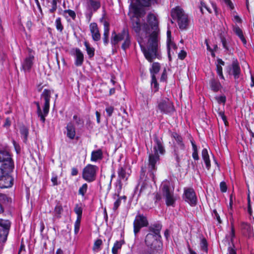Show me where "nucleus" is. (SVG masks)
Segmentation results:
<instances>
[{
    "label": "nucleus",
    "mask_w": 254,
    "mask_h": 254,
    "mask_svg": "<svg viewBox=\"0 0 254 254\" xmlns=\"http://www.w3.org/2000/svg\"><path fill=\"white\" fill-rule=\"evenodd\" d=\"M147 22L152 32L150 34L148 40V46L145 47L143 44V39L140 38L138 42L145 59L150 63L153 62L155 59H160L161 55L159 50V29L158 21L156 16L150 13L147 16Z\"/></svg>",
    "instance_id": "f257e3e1"
},
{
    "label": "nucleus",
    "mask_w": 254,
    "mask_h": 254,
    "mask_svg": "<svg viewBox=\"0 0 254 254\" xmlns=\"http://www.w3.org/2000/svg\"><path fill=\"white\" fill-rule=\"evenodd\" d=\"M162 228V224L158 222L151 224L148 226L147 229L148 233L147 234L144 239L146 247L162 245L160 234Z\"/></svg>",
    "instance_id": "f03ea898"
},
{
    "label": "nucleus",
    "mask_w": 254,
    "mask_h": 254,
    "mask_svg": "<svg viewBox=\"0 0 254 254\" xmlns=\"http://www.w3.org/2000/svg\"><path fill=\"white\" fill-rule=\"evenodd\" d=\"M169 134L171 138H174L176 141V144H174L173 145V151L172 154L176 161L175 166L179 168L181 167V160L183 157L181 151H185V144L183 137L176 131H169Z\"/></svg>",
    "instance_id": "7ed1b4c3"
},
{
    "label": "nucleus",
    "mask_w": 254,
    "mask_h": 254,
    "mask_svg": "<svg viewBox=\"0 0 254 254\" xmlns=\"http://www.w3.org/2000/svg\"><path fill=\"white\" fill-rule=\"evenodd\" d=\"M161 189L166 205L167 206H174L176 198L174 195V188L171 187L170 181L167 180L164 181L162 184Z\"/></svg>",
    "instance_id": "20e7f679"
},
{
    "label": "nucleus",
    "mask_w": 254,
    "mask_h": 254,
    "mask_svg": "<svg viewBox=\"0 0 254 254\" xmlns=\"http://www.w3.org/2000/svg\"><path fill=\"white\" fill-rule=\"evenodd\" d=\"M98 171V167L97 166L88 164L82 170V177L86 182L92 183L96 180Z\"/></svg>",
    "instance_id": "39448f33"
},
{
    "label": "nucleus",
    "mask_w": 254,
    "mask_h": 254,
    "mask_svg": "<svg viewBox=\"0 0 254 254\" xmlns=\"http://www.w3.org/2000/svg\"><path fill=\"white\" fill-rule=\"evenodd\" d=\"M133 232L136 236L143 227H148L149 222L147 216L138 211L133 221Z\"/></svg>",
    "instance_id": "423d86ee"
},
{
    "label": "nucleus",
    "mask_w": 254,
    "mask_h": 254,
    "mask_svg": "<svg viewBox=\"0 0 254 254\" xmlns=\"http://www.w3.org/2000/svg\"><path fill=\"white\" fill-rule=\"evenodd\" d=\"M157 108L162 114H173L175 111V107L173 103L168 98H165L158 102Z\"/></svg>",
    "instance_id": "0eeeda50"
},
{
    "label": "nucleus",
    "mask_w": 254,
    "mask_h": 254,
    "mask_svg": "<svg viewBox=\"0 0 254 254\" xmlns=\"http://www.w3.org/2000/svg\"><path fill=\"white\" fill-rule=\"evenodd\" d=\"M0 165L8 168H14L12 155L9 151L5 149H0Z\"/></svg>",
    "instance_id": "6e6552de"
},
{
    "label": "nucleus",
    "mask_w": 254,
    "mask_h": 254,
    "mask_svg": "<svg viewBox=\"0 0 254 254\" xmlns=\"http://www.w3.org/2000/svg\"><path fill=\"white\" fill-rule=\"evenodd\" d=\"M183 199L191 206H195L197 203V198L192 188H185L183 194Z\"/></svg>",
    "instance_id": "1a4fd4ad"
},
{
    "label": "nucleus",
    "mask_w": 254,
    "mask_h": 254,
    "mask_svg": "<svg viewBox=\"0 0 254 254\" xmlns=\"http://www.w3.org/2000/svg\"><path fill=\"white\" fill-rule=\"evenodd\" d=\"M14 168H10L7 170L0 178V188L1 189H8L12 187L14 184V178L11 175Z\"/></svg>",
    "instance_id": "9d476101"
},
{
    "label": "nucleus",
    "mask_w": 254,
    "mask_h": 254,
    "mask_svg": "<svg viewBox=\"0 0 254 254\" xmlns=\"http://www.w3.org/2000/svg\"><path fill=\"white\" fill-rule=\"evenodd\" d=\"M128 29L124 28L120 32L117 33L115 31L112 32L111 43L112 47H115L120 42L130 37Z\"/></svg>",
    "instance_id": "9b49d317"
},
{
    "label": "nucleus",
    "mask_w": 254,
    "mask_h": 254,
    "mask_svg": "<svg viewBox=\"0 0 254 254\" xmlns=\"http://www.w3.org/2000/svg\"><path fill=\"white\" fill-rule=\"evenodd\" d=\"M11 223L9 220L0 218V240L5 243L7 238Z\"/></svg>",
    "instance_id": "f8f14e48"
},
{
    "label": "nucleus",
    "mask_w": 254,
    "mask_h": 254,
    "mask_svg": "<svg viewBox=\"0 0 254 254\" xmlns=\"http://www.w3.org/2000/svg\"><path fill=\"white\" fill-rule=\"evenodd\" d=\"M160 160L159 154L150 153L148 156V169L150 175L152 179V181L155 183L154 172L157 170L156 164Z\"/></svg>",
    "instance_id": "ddd939ff"
},
{
    "label": "nucleus",
    "mask_w": 254,
    "mask_h": 254,
    "mask_svg": "<svg viewBox=\"0 0 254 254\" xmlns=\"http://www.w3.org/2000/svg\"><path fill=\"white\" fill-rule=\"evenodd\" d=\"M52 91L50 89H45L41 95V98L44 100L43 106L44 114L48 115L50 110V102Z\"/></svg>",
    "instance_id": "4468645a"
},
{
    "label": "nucleus",
    "mask_w": 254,
    "mask_h": 254,
    "mask_svg": "<svg viewBox=\"0 0 254 254\" xmlns=\"http://www.w3.org/2000/svg\"><path fill=\"white\" fill-rule=\"evenodd\" d=\"M154 144L153 146L154 154L163 155L166 150L161 138H159L156 135L154 136Z\"/></svg>",
    "instance_id": "2eb2a0df"
},
{
    "label": "nucleus",
    "mask_w": 254,
    "mask_h": 254,
    "mask_svg": "<svg viewBox=\"0 0 254 254\" xmlns=\"http://www.w3.org/2000/svg\"><path fill=\"white\" fill-rule=\"evenodd\" d=\"M227 72L229 75H233L235 79H237L239 78L241 73V68L237 60L234 61L231 65L228 67Z\"/></svg>",
    "instance_id": "dca6fc26"
},
{
    "label": "nucleus",
    "mask_w": 254,
    "mask_h": 254,
    "mask_svg": "<svg viewBox=\"0 0 254 254\" xmlns=\"http://www.w3.org/2000/svg\"><path fill=\"white\" fill-rule=\"evenodd\" d=\"M71 53L75 57V65L77 66H81L84 61V55L82 52L79 48H75L72 49Z\"/></svg>",
    "instance_id": "f3484780"
},
{
    "label": "nucleus",
    "mask_w": 254,
    "mask_h": 254,
    "mask_svg": "<svg viewBox=\"0 0 254 254\" xmlns=\"http://www.w3.org/2000/svg\"><path fill=\"white\" fill-rule=\"evenodd\" d=\"M34 56L31 54L23 61L22 64V67L25 72H30L33 65Z\"/></svg>",
    "instance_id": "a211bd4d"
},
{
    "label": "nucleus",
    "mask_w": 254,
    "mask_h": 254,
    "mask_svg": "<svg viewBox=\"0 0 254 254\" xmlns=\"http://www.w3.org/2000/svg\"><path fill=\"white\" fill-rule=\"evenodd\" d=\"M65 129L66 131L64 133L66 134V137L71 140L74 139L76 135V128L74 124L71 122L68 123Z\"/></svg>",
    "instance_id": "6ab92c4d"
},
{
    "label": "nucleus",
    "mask_w": 254,
    "mask_h": 254,
    "mask_svg": "<svg viewBox=\"0 0 254 254\" xmlns=\"http://www.w3.org/2000/svg\"><path fill=\"white\" fill-rule=\"evenodd\" d=\"M89 28L93 41L95 42L99 41L101 39V35L97 24L95 22L91 23L89 25Z\"/></svg>",
    "instance_id": "aec40b11"
},
{
    "label": "nucleus",
    "mask_w": 254,
    "mask_h": 254,
    "mask_svg": "<svg viewBox=\"0 0 254 254\" xmlns=\"http://www.w3.org/2000/svg\"><path fill=\"white\" fill-rule=\"evenodd\" d=\"M186 14L184 12V10L179 6H176L171 9V16L173 20H176L177 21L181 19L183 15Z\"/></svg>",
    "instance_id": "412c9836"
},
{
    "label": "nucleus",
    "mask_w": 254,
    "mask_h": 254,
    "mask_svg": "<svg viewBox=\"0 0 254 254\" xmlns=\"http://www.w3.org/2000/svg\"><path fill=\"white\" fill-rule=\"evenodd\" d=\"M99 0H86L87 8L94 12H96L101 7Z\"/></svg>",
    "instance_id": "4be33fe9"
},
{
    "label": "nucleus",
    "mask_w": 254,
    "mask_h": 254,
    "mask_svg": "<svg viewBox=\"0 0 254 254\" xmlns=\"http://www.w3.org/2000/svg\"><path fill=\"white\" fill-rule=\"evenodd\" d=\"M131 28L136 34H139L141 30L140 19L139 16H133L131 18Z\"/></svg>",
    "instance_id": "5701e85b"
},
{
    "label": "nucleus",
    "mask_w": 254,
    "mask_h": 254,
    "mask_svg": "<svg viewBox=\"0 0 254 254\" xmlns=\"http://www.w3.org/2000/svg\"><path fill=\"white\" fill-rule=\"evenodd\" d=\"M118 179L123 181H127L129 176V174L127 172V166L120 165L118 169Z\"/></svg>",
    "instance_id": "b1692460"
},
{
    "label": "nucleus",
    "mask_w": 254,
    "mask_h": 254,
    "mask_svg": "<svg viewBox=\"0 0 254 254\" xmlns=\"http://www.w3.org/2000/svg\"><path fill=\"white\" fill-rule=\"evenodd\" d=\"M103 25L104 33L103 41L104 44L107 46L109 43L110 24L107 21H104Z\"/></svg>",
    "instance_id": "393cba45"
},
{
    "label": "nucleus",
    "mask_w": 254,
    "mask_h": 254,
    "mask_svg": "<svg viewBox=\"0 0 254 254\" xmlns=\"http://www.w3.org/2000/svg\"><path fill=\"white\" fill-rule=\"evenodd\" d=\"M162 246L163 245L147 247V249L144 251L143 254H162Z\"/></svg>",
    "instance_id": "a878e982"
},
{
    "label": "nucleus",
    "mask_w": 254,
    "mask_h": 254,
    "mask_svg": "<svg viewBox=\"0 0 254 254\" xmlns=\"http://www.w3.org/2000/svg\"><path fill=\"white\" fill-rule=\"evenodd\" d=\"M64 212V209L62 203L60 201H58L53 211V220L60 219L62 217V214Z\"/></svg>",
    "instance_id": "bb28decb"
},
{
    "label": "nucleus",
    "mask_w": 254,
    "mask_h": 254,
    "mask_svg": "<svg viewBox=\"0 0 254 254\" xmlns=\"http://www.w3.org/2000/svg\"><path fill=\"white\" fill-rule=\"evenodd\" d=\"M177 23L181 30H183L186 29L188 27L189 23L188 15L187 14L185 15H183L181 19L180 18V19L177 21Z\"/></svg>",
    "instance_id": "cd10ccee"
},
{
    "label": "nucleus",
    "mask_w": 254,
    "mask_h": 254,
    "mask_svg": "<svg viewBox=\"0 0 254 254\" xmlns=\"http://www.w3.org/2000/svg\"><path fill=\"white\" fill-rule=\"evenodd\" d=\"M103 158V154L102 149H98L94 150L91 152V161L93 162H97L101 160Z\"/></svg>",
    "instance_id": "c85d7f7f"
},
{
    "label": "nucleus",
    "mask_w": 254,
    "mask_h": 254,
    "mask_svg": "<svg viewBox=\"0 0 254 254\" xmlns=\"http://www.w3.org/2000/svg\"><path fill=\"white\" fill-rule=\"evenodd\" d=\"M209 85L211 89L214 92H217L222 88V86L219 81L214 78H212L210 80Z\"/></svg>",
    "instance_id": "c756f323"
},
{
    "label": "nucleus",
    "mask_w": 254,
    "mask_h": 254,
    "mask_svg": "<svg viewBox=\"0 0 254 254\" xmlns=\"http://www.w3.org/2000/svg\"><path fill=\"white\" fill-rule=\"evenodd\" d=\"M201 155L202 158L205 163L206 168L207 170H209L211 167V163L209 159V156L206 148H204L202 149L201 152Z\"/></svg>",
    "instance_id": "7c9ffc66"
},
{
    "label": "nucleus",
    "mask_w": 254,
    "mask_h": 254,
    "mask_svg": "<svg viewBox=\"0 0 254 254\" xmlns=\"http://www.w3.org/2000/svg\"><path fill=\"white\" fill-rule=\"evenodd\" d=\"M33 104H34L36 105V107H37L36 113H37L38 117L39 118V119H40V121L42 123H45V121H46L45 118L48 115H45L44 114V110H43V111H42L40 105V103L39 102L34 101L33 102Z\"/></svg>",
    "instance_id": "2f4dec72"
},
{
    "label": "nucleus",
    "mask_w": 254,
    "mask_h": 254,
    "mask_svg": "<svg viewBox=\"0 0 254 254\" xmlns=\"http://www.w3.org/2000/svg\"><path fill=\"white\" fill-rule=\"evenodd\" d=\"M122 180L117 179L116 182L115 183V191L116 192L113 194V197L115 199L116 196H119L120 193L121 192L122 187H123V183L122 182Z\"/></svg>",
    "instance_id": "473e14b6"
},
{
    "label": "nucleus",
    "mask_w": 254,
    "mask_h": 254,
    "mask_svg": "<svg viewBox=\"0 0 254 254\" xmlns=\"http://www.w3.org/2000/svg\"><path fill=\"white\" fill-rule=\"evenodd\" d=\"M84 46L86 48L87 54L89 59L92 58L95 55V49L94 48L91 47L89 43L85 41L84 42Z\"/></svg>",
    "instance_id": "72a5a7b5"
},
{
    "label": "nucleus",
    "mask_w": 254,
    "mask_h": 254,
    "mask_svg": "<svg viewBox=\"0 0 254 254\" xmlns=\"http://www.w3.org/2000/svg\"><path fill=\"white\" fill-rule=\"evenodd\" d=\"M74 211L77 215L76 219L81 220L83 212L82 204L81 203H77L75 205Z\"/></svg>",
    "instance_id": "f704fd0d"
},
{
    "label": "nucleus",
    "mask_w": 254,
    "mask_h": 254,
    "mask_svg": "<svg viewBox=\"0 0 254 254\" xmlns=\"http://www.w3.org/2000/svg\"><path fill=\"white\" fill-rule=\"evenodd\" d=\"M125 244L124 240L117 241L112 249L113 254H118V250L121 249L123 245Z\"/></svg>",
    "instance_id": "c9c22d12"
},
{
    "label": "nucleus",
    "mask_w": 254,
    "mask_h": 254,
    "mask_svg": "<svg viewBox=\"0 0 254 254\" xmlns=\"http://www.w3.org/2000/svg\"><path fill=\"white\" fill-rule=\"evenodd\" d=\"M160 68L161 66L159 63H153L152 64L151 67L150 68V72L151 73V75H156V74L159 72Z\"/></svg>",
    "instance_id": "e433bc0d"
},
{
    "label": "nucleus",
    "mask_w": 254,
    "mask_h": 254,
    "mask_svg": "<svg viewBox=\"0 0 254 254\" xmlns=\"http://www.w3.org/2000/svg\"><path fill=\"white\" fill-rule=\"evenodd\" d=\"M190 142H191V144L192 145V151H193L192 154V157L194 160H198L199 156H198V154L197 147L196 145L195 144V143L194 140L193 139V138L190 139Z\"/></svg>",
    "instance_id": "4c0bfd02"
},
{
    "label": "nucleus",
    "mask_w": 254,
    "mask_h": 254,
    "mask_svg": "<svg viewBox=\"0 0 254 254\" xmlns=\"http://www.w3.org/2000/svg\"><path fill=\"white\" fill-rule=\"evenodd\" d=\"M20 132L23 138V141L26 143L29 134V129L27 127L23 126L20 128Z\"/></svg>",
    "instance_id": "58836bf2"
},
{
    "label": "nucleus",
    "mask_w": 254,
    "mask_h": 254,
    "mask_svg": "<svg viewBox=\"0 0 254 254\" xmlns=\"http://www.w3.org/2000/svg\"><path fill=\"white\" fill-rule=\"evenodd\" d=\"M88 186L87 184H83L80 187H79L78 194L81 195L82 198H85V195L88 190Z\"/></svg>",
    "instance_id": "ea45409f"
},
{
    "label": "nucleus",
    "mask_w": 254,
    "mask_h": 254,
    "mask_svg": "<svg viewBox=\"0 0 254 254\" xmlns=\"http://www.w3.org/2000/svg\"><path fill=\"white\" fill-rule=\"evenodd\" d=\"M200 250L206 253H208V243L207 240L203 236L200 239Z\"/></svg>",
    "instance_id": "a19ab883"
},
{
    "label": "nucleus",
    "mask_w": 254,
    "mask_h": 254,
    "mask_svg": "<svg viewBox=\"0 0 254 254\" xmlns=\"http://www.w3.org/2000/svg\"><path fill=\"white\" fill-rule=\"evenodd\" d=\"M123 41L121 48L124 51H126V50L128 49L131 46V36L126 38L125 39L122 40Z\"/></svg>",
    "instance_id": "79ce46f5"
},
{
    "label": "nucleus",
    "mask_w": 254,
    "mask_h": 254,
    "mask_svg": "<svg viewBox=\"0 0 254 254\" xmlns=\"http://www.w3.org/2000/svg\"><path fill=\"white\" fill-rule=\"evenodd\" d=\"M151 85L154 90V92H156L159 90V85L157 81L156 75L151 76Z\"/></svg>",
    "instance_id": "37998d69"
},
{
    "label": "nucleus",
    "mask_w": 254,
    "mask_h": 254,
    "mask_svg": "<svg viewBox=\"0 0 254 254\" xmlns=\"http://www.w3.org/2000/svg\"><path fill=\"white\" fill-rule=\"evenodd\" d=\"M0 202L3 203L11 204L12 198L5 194L0 193Z\"/></svg>",
    "instance_id": "c03bdc74"
},
{
    "label": "nucleus",
    "mask_w": 254,
    "mask_h": 254,
    "mask_svg": "<svg viewBox=\"0 0 254 254\" xmlns=\"http://www.w3.org/2000/svg\"><path fill=\"white\" fill-rule=\"evenodd\" d=\"M158 0H138L139 4L144 7H149L151 3H157Z\"/></svg>",
    "instance_id": "a18cd8bd"
},
{
    "label": "nucleus",
    "mask_w": 254,
    "mask_h": 254,
    "mask_svg": "<svg viewBox=\"0 0 254 254\" xmlns=\"http://www.w3.org/2000/svg\"><path fill=\"white\" fill-rule=\"evenodd\" d=\"M103 242L101 239H97L96 240L93 247V250L95 252H98L101 250V246L102 245Z\"/></svg>",
    "instance_id": "49530a36"
},
{
    "label": "nucleus",
    "mask_w": 254,
    "mask_h": 254,
    "mask_svg": "<svg viewBox=\"0 0 254 254\" xmlns=\"http://www.w3.org/2000/svg\"><path fill=\"white\" fill-rule=\"evenodd\" d=\"M220 39L221 40V42L222 43L223 48L225 49V51L227 52L229 51V48L227 45V40L226 38L222 35V33L220 34L219 35Z\"/></svg>",
    "instance_id": "de8ad7c7"
},
{
    "label": "nucleus",
    "mask_w": 254,
    "mask_h": 254,
    "mask_svg": "<svg viewBox=\"0 0 254 254\" xmlns=\"http://www.w3.org/2000/svg\"><path fill=\"white\" fill-rule=\"evenodd\" d=\"M73 119L75 121V125L77 126H81L82 127L83 126L84 120L80 117L76 115H74L73 116Z\"/></svg>",
    "instance_id": "09e8293b"
},
{
    "label": "nucleus",
    "mask_w": 254,
    "mask_h": 254,
    "mask_svg": "<svg viewBox=\"0 0 254 254\" xmlns=\"http://www.w3.org/2000/svg\"><path fill=\"white\" fill-rule=\"evenodd\" d=\"M55 25L57 29L60 32H62L64 29V26L62 25L61 17H58L56 19L55 21Z\"/></svg>",
    "instance_id": "8fccbe9b"
},
{
    "label": "nucleus",
    "mask_w": 254,
    "mask_h": 254,
    "mask_svg": "<svg viewBox=\"0 0 254 254\" xmlns=\"http://www.w3.org/2000/svg\"><path fill=\"white\" fill-rule=\"evenodd\" d=\"M106 106H107L105 110L107 114V116L109 117H110L112 116L114 111V107L112 106H109V103L108 102H106L105 103Z\"/></svg>",
    "instance_id": "3c124183"
},
{
    "label": "nucleus",
    "mask_w": 254,
    "mask_h": 254,
    "mask_svg": "<svg viewBox=\"0 0 254 254\" xmlns=\"http://www.w3.org/2000/svg\"><path fill=\"white\" fill-rule=\"evenodd\" d=\"M65 13H67L72 20H74L76 18V13L75 12L71 9H66L64 11V15L65 18H67V16L65 15Z\"/></svg>",
    "instance_id": "603ef678"
},
{
    "label": "nucleus",
    "mask_w": 254,
    "mask_h": 254,
    "mask_svg": "<svg viewBox=\"0 0 254 254\" xmlns=\"http://www.w3.org/2000/svg\"><path fill=\"white\" fill-rule=\"evenodd\" d=\"M230 242L232 243V246L235 247L234 244V240L235 237V231L234 226L233 224H231V232H230Z\"/></svg>",
    "instance_id": "864d4df0"
},
{
    "label": "nucleus",
    "mask_w": 254,
    "mask_h": 254,
    "mask_svg": "<svg viewBox=\"0 0 254 254\" xmlns=\"http://www.w3.org/2000/svg\"><path fill=\"white\" fill-rule=\"evenodd\" d=\"M215 99L218 104L222 103L223 105H224L226 102V97L225 95L216 96Z\"/></svg>",
    "instance_id": "5fc2aeb1"
},
{
    "label": "nucleus",
    "mask_w": 254,
    "mask_h": 254,
    "mask_svg": "<svg viewBox=\"0 0 254 254\" xmlns=\"http://www.w3.org/2000/svg\"><path fill=\"white\" fill-rule=\"evenodd\" d=\"M59 0H52V8L49 9V12L51 13H54L57 9V2Z\"/></svg>",
    "instance_id": "6e6d98bb"
},
{
    "label": "nucleus",
    "mask_w": 254,
    "mask_h": 254,
    "mask_svg": "<svg viewBox=\"0 0 254 254\" xmlns=\"http://www.w3.org/2000/svg\"><path fill=\"white\" fill-rule=\"evenodd\" d=\"M212 215L214 219H216L217 220L219 224H221L222 223V221L216 209H214L213 210Z\"/></svg>",
    "instance_id": "4d7b16f0"
},
{
    "label": "nucleus",
    "mask_w": 254,
    "mask_h": 254,
    "mask_svg": "<svg viewBox=\"0 0 254 254\" xmlns=\"http://www.w3.org/2000/svg\"><path fill=\"white\" fill-rule=\"evenodd\" d=\"M217 112L219 116L221 118L225 125L226 126L228 124V123L227 120V117L225 115L224 111H220V109H219Z\"/></svg>",
    "instance_id": "13d9d810"
},
{
    "label": "nucleus",
    "mask_w": 254,
    "mask_h": 254,
    "mask_svg": "<svg viewBox=\"0 0 254 254\" xmlns=\"http://www.w3.org/2000/svg\"><path fill=\"white\" fill-rule=\"evenodd\" d=\"M81 220L76 219L74 223V234L77 235L79 231Z\"/></svg>",
    "instance_id": "bf43d9fd"
},
{
    "label": "nucleus",
    "mask_w": 254,
    "mask_h": 254,
    "mask_svg": "<svg viewBox=\"0 0 254 254\" xmlns=\"http://www.w3.org/2000/svg\"><path fill=\"white\" fill-rule=\"evenodd\" d=\"M167 73L166 68H164L163 71L162 73L161 77H160V81L161 82H167Z\"/></svg>",
    "instance_id": "052dcab7"
},
{
    "label": "nucleus",
    "mask_w": 254,
    "mask_h": 254,
    "mask_svg": "<svg viewBox=\"0 0 254 254\" xmlns=\"http://www.w3.org/2000/svg\"><path fill=\"white\" fill-rule=\"evenodd\" d=\"M161 194L159 192H156L154 194V200L155 204H158L161 200Z\"/></svg>",
    "instance_id": "680f3d73"
},
{
    "label": "nucleus",
    "mask_w": 254,
    "mask_h": 254,
    "mask_svg": "<svg viewBox=\"0 0 254 254\" xmlns=\"http://www.w3.org/2000/svg\"><path fill=\"white\" fill-rule=\"evenodd\" d=\"M220 189L222 192H225L227 190V186L226 183L222 181L220 183Z\"/></svg>",
    "instance_id": "e2e57ef3"
},
{
    "label": "nucleus",
    "mask_w": 254,
    "mask_h": 254,
    "mask_svg": "<svg viewBox=\"0 0 254 254\" xmlns=\"http://www.w3.org/2000/svg\"><path fill=\"white\" fill-rule=\"evenodd\" d=\"M130 6H132V8L133 10V12H134V14L137 15L136 16L139 17V14H140L139 8L137 5H136L135 4L133 5V4H131Z\"/></svg>",
    "instance_id": "0e129e2a"
},
{
    "label": "nucleus",
    "mask_w": 254,
    "mask_h": 254,
    "mask_svg": "<svg viewBox=\"0 0 254 254\" xmlns=\"http://www.w3.org/2000/svg\"><path fill=\"white\" fill-rule=\"evenodd\" d=\"M121 200L119 198H118V199L114 203L113 209L114 211H116L118 209L120 205H121Z\"/></svg>",
    "instance_id": "69168bd1"
},
{
    "label": "nucleus",
    "mask_w": 254,
    "mask_h": 254,
    "mask_svg": "<svg viewBox=\"0 0 254 254\" xmlns=\"http://www.w3.org/2000/svg\"><path fill=\"white\" fill-rule=\"evenodd\" d=\"M234 31L236 35L239 36V38L244 36L242 29L239 27H237L235 28Z\"/></svg>",
    "instance_id": "338daca9"
},
{
    "label": "nucleus",
    "mask_w": 254,
    "mask_h": 254,
    "mask_svg": "<svg viewBox=\"0 0 254 254\" xmlns=\"http://www.w3.org/2000/svg\"><path fill=\"white\" fill-rule=\"evenodd\" d=\"M187 56V52L184 50H181L178 54V58L181 60H184Z\"/></svg>",
    "instance_id": "774afa93"
}]
</instances>
